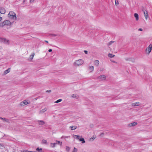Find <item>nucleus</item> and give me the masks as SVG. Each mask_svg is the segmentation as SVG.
<instances>
[{
    "label": "nucleus",
    "instance_id": "nucleus-1",
    "mask_svg": "<svg viewBox=\"0 0 152 152\" xmlns=\"http://www.w3.org/2000/svg\"><path fill=\"white\" fill-rule=\"evenodd\" d=\"M11 25V23L9 20H6L0 23V27H3L4 26H9Z\"/></svg>",
    "mask_w": 152,
    "mask_h": 152
},
{
    "label": "nucleus",
    "instance_id": "nucleus-2",
    "mask_svg": "<svg viewBox=\"0 0 152 152\" xmlns=\"http://www.w3.org/2000/svg\"><path fill=\"white\" fill-rule=\"evenodd\" d=\"M8 17L10 19L15 20L16 18V14L13 11H10L8 14Z\"/></svg>",
    "mask_w": 152,
    "mask_h": 152
},
{
    "label": "nucleus",
    "instance_id": "nucleus-3",
    "mask_svg": "<svg viewBox=\"0 0 152 152\" xmlns=\"http://www.w3.org/2000/svg\"><path fill=\"white\" fill-rule=\"evenodd\" d=\"M30 101L29 100H24L20 103V105L21 106H23L27 104H30Z\"/></svg>",
    "mask_w": 152,
    "mask_h": 152
},
{
    "label": "nucleus",
    "instance_id": "nucleus-4",
    "mask_svg": "<svg viewBox=\"0 0 152 152\" xmlns=\"http://www.w3.org/2000/svg\"><path fill=\"white\" fill-rule=\"evenodd\" d=\"M84 61L82 59H79L75 61V64L77 66H79L82 65L84 63Z\"/></svg>",
    "mask_w": 152,
    "mask_h": 152
},
{
    "label": "nucleus",
    "instance_id": "nucleus-5",
    "mask_svg": "<svg viewBox=\"0 0 152 152\" xmlns=\"http://www.w3.org/2000/svg\"><path fill=\"white\" fill-rule=\"evenodd\" d=\"M76 137V139L77 140H79L80 141L82 142V143H84L85 142L84 139L83 137H80V136L77 135H74Z\"/></svg>",
    "mask_w": 152,
    "mask_h": 152
},
{
    "label": "nucleus",
    "instance_id": "nucleus-6",
    "mask_svg": "<svg viewBox=\"0 0 152 152\" xmlns=\"http://www.w3.org/2000/svg\"><path fill=\"white\" fill-rule=\"evenodd\" d=\"M152 49V44H150L146 49L145 51L148 54H149Z\"/></svg>",
    "mask_w": 152,
    "mask_h": 152
},
{
    "label": "nucleus",
    "instance_id": "nucleus-7",
    "mask_svg": "<svg viewBox=\"0 0 152 152\" xmlns=\"http://www.w3.org/2000/svg\"><path fill=\"white\" fill-rule=\"evenodd\" d=\"M106 78V77L104 75H101L99 76L98 77V79L101 81L105 80Z\"/></svg>",
    "mask_w": 152,
    "mask_h": 152
},
{
    "label": "nucleus",
    "instance_id": "nucleus-8",
    "mask_svg": "<svg viewBox=\"0 0 152 152\" xmlns=\"http://www.w3.org/2000/svg\"><path fill=\"white\" fill-rule=\"evenodd\" d=\"M1 41L4 42L6 44H9V41L4 38H1L0 39Z\"/></svg>",
    "mask_w": 152,
    "mask_h": 152
},
{
    "label": "nucleus",
    "instance_id": "nucleus-9",
    "mask_svg": "<svg viewBox=\"0 0 152 152\" xmlns=\"http://www.w3.org/2000/svg\"><path fill=\"white\" fill-rule=\"evenodd\" d=\"M6 12V10L3 7H0V13L2 14H4Z\"/></svg>",
    "mask_w": 152,
    "mask_h": 152
},
{
    "label": "nucleus",
    "instance_id": "nucleus-10",
    "mask_svg": "<svg viewBox=\"0 0 152 152\" xmlns=\"http://www.w3.org/2000/svg\"><path fill=\"white\" fill-rule=\"evenodd\" d=\"M10 68H8L7 69L5 70L4 73L3 75H5L10 72Z\"/></svg>",
    "mask_w": 152,
    "mask_h": 152
},
{
    "label": "nucleus",
    "instance_id": "nucleus-11",
    "mask_svg": "<svg viewBox=\"0 0 152 152\" xmlns=\"http://www.w3.org/2000/svg\"><path fill=\"white\" fill-rule=\"evenodd\" d=\"M37 122L39 125H43L45 124V122L42 120H38Z\"/></svg>",
    "mask_w": 152,
    "mask_h": 152
},
{
    "label": "nucleus",
    "instance_id": "nucleus-12",
    "mask_svg": "<svg viewBox=\"0 0 152 152\" xmlns=\"http://www.w3.org/2000/svg\"><path fill=\"white\" fill-rule=\"evenodd\" d=\"M137 124V123L136 122H134L132 123L129 124V126L130 127L136 125Z\"/></svg>",
    "mask_w": 152,
    "mask_h": 152
},
{
    "label": "nucleus",
    "instance_id": "nucleus-13",
    "mask_svg": "<svg viewBox=\"0 0 152 152\" xmlns=\"http://www.w3.org/2000/svg\"><path fill=\"white\" fill-rule=\"evenodd\" d=\"M140 104L139 102H137L136 103H133L132 104V106H138L140 105Z\"/></svg>",
    "mask_w": 152,
    "mask_h": 152
},
{
    "label": "nucleus",
    "instance_id": "nucleus-14",
    "mask_svg": "<svg viewBox=\"0 0 152 152\" xmlns=\"http://www.w3.org/2000/svg\"><path fill=\"white\" fill-rule=\"evenodd\" d=\"M134 17L136 18V21H138L139 20V15L137 13H135L134 14Z\"/></svg>",
    "mask_w": 152,
    "mask_h": 152
},
{
    "label": "nucleus",
    "instance_id": "nucleus-15",
    "mask_svg": "<svg viewBox=\"0 0 152 152\" xmlns=\"http://www.w3.org/2000/svg\"><path fill=\"white\" fill-rule=\"evenodd\" d=\"M125 60L127 61H132L133 62L134 61V59L132 58H125Z\"/></svg>",
    "mask_w": 152,
    "mask_h": 152
},
{
    "label": "nucleus",
    "instance_id": "nucleus-16",
    "mask_svg": "<svg viewBox=\"0 0 152 152\" xmlns=\"http://www.w3.org/2000/svg\"><path fill=\"white\" fill-rule=\"evenodd\" d=\"M57 142L54 143H50V146L52 148H54L56 145L57 144Z\"/></svg>",
    "mask_w": 152,
    "mask_h": 152
},
{
    "label": "nucleus",
    "instance_id": "nucleus-17",
    "mask_svg": "<svg viewBox=\"0 0 152 152\" xmlns=\"http://www.w3.org/2000/svg\"><path fill=\"white\" fill-rule=\"evenodd\" d=\"M72 97L74 98L77 99L79 97L76 94H74L72 95Z\"/></svg>",
    "mask_w": 152,
    "mask_h": 152
},
{
    "label": "nucleus",
    "instance_id": "nucleus-18",
    "mask_svg": "<svg viewBox=\"0 0 152 152\" xmlns=\"http://www.w3.org/2000/svg\"><path fill=\"white\" fill-rule=\"evenodd\" d=\"M89 69L90 70V72H92L94 70V66H91L88 67Z\"/></svg>",
    "mask_w": 152,
    "mask_h": 152
},
{
    "label": "nucleus",
    "instance_id": "nucleus-19",
    "mask_svg": "<svg viewBox=\"0 0 152 152\" xmlns=\"http://www.w3.org/2000/svg\"><path fill=\"white\" fill-rule=\"evenodd\" d=\"M0 119H1V120H3V121H4L5 122H8V123H9V120L8 119H7V118L0 117Z\"/></svg>",
    "mask_w": 152,
    "mask_h": 152
},
{
    "label": "nucleus",
    "instance_id": "nucleus-20",
    "mask_svg": "<svg viewBox=\"0 0 152 152\" xmlns=\"http://www.w3.org/2000/svg\"><path fill=\"white\" fill-rule=\"evenodd\" d=\"M99 63L98 60H96L94 61V65L96 66H98Z\"/></svg>",
    "mask_w": 152,
    "mask_h": 152
},
{
    "label": "nucleus",
    "instance_id": "nucleus-21",
    "mask_svg": "<svg viewBox=\"0 0 152 152\" xmlns=\"http://www.w3.org/2000/svg\"><path fill=\"white\" fill-rule=\"evenodd\" d=\"M69 128H71V130H73L76 129L77 128V127L75 126H70Z\"/></svg>",
    "mask_w": 152,
    "mask_h": 152
},
{
    "label": "nucleus",
    "instance_id": "nucleus-22",
    "mask_svg": "<svg viewBox=\"0 0 152 152\" xmlns=\"http://www.w3.org/2000/svg\"><path fill=\"white\" fill-rule=\"evenodd\" d=\"M47 110V109L46 108H45L42 110L40 111L39 113H44Z\"/></svg>",
    "mask_w": 152,
    "mask_h": 152
},
{
    "label": "nucleus",
    "instance_id": "nucleus-23",
    "mask_svg": "<svg viewBox=\"0 0 152 152\" xmlns=\"http://www.w3.org/2000/svg\"><path fill=\"white\" fill-rule=\"evenodd\" d=\"M42 144L46 145H47L48 144L47 141L44 139H43L42 140Z\"/></svg>",
    "mask_w": 152,
    "mask_h": 152
},
{
    "label": "nucleus",
    "instance_id": "nucleus-24",
    "mask_svg": "<svg viewBox=\"0 0 152 152\" xmlns=\"http://www.w3.org/2000/svg\"><path fill=\"white\" fill-rule=\"evenodd\" d=\"M144 14L145 18L147 20L148 17V14L147 12V13H146L145 12H144Z\"/></svg>",
    "mask_w": 152,
    "mask_h": 152
},
{
    "label": "nucleus",
    "instance_id": "nucleus-25",
    "mask_svg": "<svg viewBox=\"0 0 152 152\" xmlns=\"http://www.w3.org/2000/svg\"><path fill=\"white\" fill-rule=\"evenodd\" d=\"M108 56L110 58H113L115 56V55L111 53H109L108 54Z\"/></svg>",
    "mask_w": 152,
    "mask_h": 152
},
{
    "label": "nucleus",
    "instance_id": "nucleus-26",
    "mask_svg": "<svg viewBox=\"0 0 152 152\" xmlns=\"http://www.w3.org/2000/svg\"><path fill=\"white\" fill-rule=\"evenodd\" d=\"M70 149V147H69L68 146H66V151L67 152H69Z\"/></svg>",
    "mask_w": 152,
    "mask_h": 152
},
{
    "label": "nucleus",
    "instance_id": "nucleus-27",
    "mask_svg": "<svg viewBox=\"0 0 152 152\" xmlns=\"http://www.w3.org/2000/svg\"><path fill=\"white\" fill-rule=\"evenodd\" d=\"M56 142H57V144L60 145H61L62 144V142H60L59 141H56Z\"/></svg>",
    "mask_w": 152,
    "mask_h": 152
},
{
    "label": "nucleus",
    "instance_id": "nucleus-28",
    "mask_svg": "<svg viewBox=\"0 0 152 152\" xmlns=\"http://www.w3.org/2000/svg\"><path fill=\"white\" fill-rule=\"evenodd\" d=\"M36 150L38 151V152H40L42 150V148H39L38 147L36 148Z\"/></svg>",
    "mask_w": 152,
    "mask_h": 152
},
{
    "label": "nucleus",
    "instance_id": "nucleus-29",
    "mask_svg": "<svg viewBox=\"0 0 152 152\" xmlns=\"http://www.w3.org/2000/svg\"><path fill=\"white\" fill-rule=\"evenodd\" d=\"M62 100V99H59L57 100V101H56L55 102V103H59V102H61V101Z\"/></svg>",
    "mask_w": 152,
    "mask_h": 152
},
{
    "label": "nucleus",
    "instance_id": "nucleus-30",
    "mask_svg": "<svg viewBox=\"0 0 152 152\" xmlns=\"http://www.w3.org/2000/svg\"><path fill=\"white\" fill-rule=\"evenodd\" d=\"M77 149L75 147H74L72 152H77Z\"/></svg>",
    "mask_w": 152,
    "mask_h": 152
},
{
    "label": "nucleus",
    "instance_id": "nucleus-31",
    "mask_svg": "<svg viewBox=\"0 0 152 152\" xmlns=\"http://www.w3.org/2000/svg\"><path fill=\"white\" fill-rule=\"evenodd\" d=\"M23 152H36V151H28V150H25L23 151Z\"/></svg>",
    "mask_w": 152,
    "mask_h": 152
},
{
    "label": "nucleus",
    "instance_id": "nucleus-32",
    "mask_svg": "<svg viewBox=\"0 0 152 152\" xmlns=\"http://www.w3.org/2000/svg\"><path fill=\"white\" fill-rule=\"evenodd\" d=\"M105 69L103 68H101L100 69V71H104Z\"/></svg>",
    "mask_w": 152,
    "mask_h": 152
},
{
    "label": "nucleus",
    "instance_id": "nucleus-33",
    "mask_svg": "<svg viewBox=\"0 0 152 152\" xmlns=\"http://www.w3.org/2000/svg\"><path fill=\"white\" fill-rule=\"evenodd\" d=\"M115 4L116 5H117L119 3H118V1H116V0H115Z\"/></svg>",
    "mask_w": 152,
    "mask_h": 152
},
{
    "label": "nucleus",
    "instance_id": "nucleus-34",
    "mask_svg": "<svg viewBox=\"0 0 152 152\" xmlns=\"http://www.w3.org/2000/svg\"><path fill=\"white\" fill-rule=\"evenodd\" d=\"M113 42H113V41H110V42L109 43L108 45H111V44H112Z\"/></svg>",
    "mask_w": 152,
    "mask_h": 152
},
{
    "label": "nucleus",
    "instance_id": "nucleus-35",
    "mask_svg": "<svg viewBox=\"0 0 152 152\" xmlns=\"http://www.w3.org/2000/svg\"><path fill=\"white\" fill-rule=\"evenodd\" d=\"M51 91L50 90H47L46 91V92H48V93H50V92H51Z\"/></svg>",
    "mask_w": 152,
    "mask_h": 152
},
{
    "label": "nucleus",
    "instance_id": "nucleus-36",
    "mask_svg": "<svg viewBox=\"0 0 152 152\" xmlns=\"http://www.w3.org/2000/svg\"><path fill=\"white\" fill-rule=\"evenodd\" d=\"M34 0H30V3H33L34 1Z\"/></svg>",
    "mask_w": 152,
    "mask_h": 152
},
{
    "label": "nucleus",
    "instance_id": "nucleus-37",
    "mask_svg": "<svg viewBox=\"0 0 152 152\" xmlns=\"http://www.w3.org/2000/svg\"><path fill=\"white\" fill-rule=\"evenodd\" d=\"M84 52L86 54H87L88 53V51L87 50H84Z\"/></svg>",
    "mask_w": 152,
    "mask_h": 152
},
{
    "label": "nucleus",
    "instance_id": "nucleus-38",
    "mask_svg": "<svg viewBox=\"0 0 152 152\" xmlns=\"http://www.w3.org/2000/svg\"><path fill=\"white\" fill-rule=\"evenodd\" d=\"M104 134V133H102L100 135L101 136H102Z\"/></svg>",
    "mask_w": 152,
    "mask_h": 152
},
{
    "label": "nucleus",
    "instance_id": "nucleus-39",
    "mask_svg": "<svg viewBox=\"0 0 152 152\" xmlns=\"http://www.w3.org/2000/svg\"><path fill=\"white\" fill-rule=\"evenodd\" d=\"M138 30H139V31H142V28H139V29H138Z\"/></svg>",
    "mask_w": 152,
    "mask_h": 152
},
{
    "label": "nucleus",
    "instance_id": "nucleus-40",
    "mask_svg": "<svg viewBox=\"0 0 152 152\" xmlns=\"http://www.w3.org/2000/svg\"><path fill=\"white\" fill-rule=\"evenodd\" d=\"M34 53L33 54H32V55H31V57H32V58H33V57L34 56Z\"/></svg>",
    "mask_w": 152,
    "mask_h": 152
},
{
    "label": "nucleus",
    "instance_id": "nucleus-41",
    "mask_svg": "<svg viewBox=\"0 0 152 152\" xmlns=\"http://www.w3.org/2000/svg\"><path fill=\"white\" fill-rule=\"evenodd\" d=\"M52 51V50L51 49H50L48 50V51L49 52H51Z\"/></svg>",
    "mask_w": 152,
    "mask_h": 152
},
{
    "label": "nucleus",
    "instance_id": "nucleus-42",
    "mask_svg": "<svg viewBox=\"0 0 152 152\" xmlns=\"http://www.w3.org/2000/svg\"><path fill=\"white\" fill-rule=\"evenodd\" d=\"M26 1V0H23V3H24Z\"/></svg>",
    "mask_w": 152,
    "mask_h": 152
},
{
    "label": "nucleus",
    "instance_id": "nucleus-43",
    "mask_svg": "<svg viewBox=\"0 0 152 152\" xmlns=\"http://www.w3.org/2000/svg\"><path fill=\"white\" fill-rule=\"evenodd\" d=\"M2 20V18L1 17H0V22L1 20Z\"/></svg>",
    "mask_w": 152,
    "mask_h": 152
},
{
    "label": "nucleus",
    "instance_id": "nucleus-44",
    "mask_svg": "<svg viewBox=\"0 0 152 152\" xmlns=\"http://www.w3.org/2000/svg\"><path fill=\"white\" fill-rule=\"evenodd\" d=\"M111 61L112 62H113V63H116V62H115V61H111Z\"/></svg>",
    "mask_w": 152,
    "mask_h": 152
},
{
    "label": "nucleus",
    "instance_id": "nucleus-45",
    "mask_svg": "<svg viewBox=\"0 0 152 152\" xmlns=\"http://www.w3.org/2000/svg\"><path fill=\"white\" fill-rule=\"evenodd\" d=\"M2 49V46H0V49Z\"/></svg>",
    "mask_w": 152,
    "mask_h": 152
},
{
    "label": "nucleus",
    "instance_id": "nucleus-46",
    "mask_svg": "<svg viewBox=\"0 0 152 152\" xmlns=\"http://www.w3.org/2000/svg\"><path fill=\"white\" fill-rule=\"evenodd\" d=\"M45 42H47V43H48V41H47V40H45Z\"/></svg>",
    "mask_w": 152,
    "mask_h": 152
},
{
    "label": "nucleus",
    "instance_id": "nucleus-47",
    "mask_svg": "<svg viewBox=\"0 0 152 152\" xmlns=\"http://www.w3.org/2000/svg\"><path fill=\"white\" fill-rule=\"evenodd\" d=\"M92 138L93 140H94L95 138V137H92Z\"/></svg>",
    "mask_w": 152,
    "mask_h": 152
},
{
    "label": "nucleus",
    "instance_id": "nucleus-48",
    "mask_svg": "<svg viewBox=\"0 0 152 152\" xmlns=\"http://www.w3.org/2000/svg\"><path fill=\"white\" fill-rule=\"evenodd\" d=\"M53 36H56V35H55V34H53Z\"/></svg>",
    "mask_w": 152,
    "mask_h": 152
}]
</instances>
